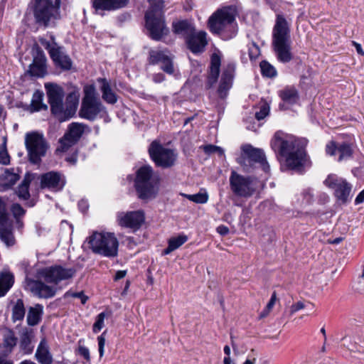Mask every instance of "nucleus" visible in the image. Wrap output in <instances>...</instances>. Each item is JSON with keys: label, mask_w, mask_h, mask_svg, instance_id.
<instances>
[{"label": "nucleus", "mask_w": 364, "mask_h": 364, "mask_svg": "<svg viewBox=\"0 0 364 364\" xmlns=\"http://www.w3.org/2000/svg\"><path fill=\"white\" fill-rule=\"evenodd\" d=\"M33 16L36 23L45 28L60 18L56 9L53 8V0H36Z\"/></svg>", "instance_id": "obj_14"}, {"label": "nucleus", "mask_w": 364, "mask_h": 364, "mask_svg": "<svg viewBox=\"0 0 364 364\" xmlns=\"http://www.w3.org/2000/svg\"><path fill=\"white\" fill-rule=\"evenodd\" d=\"M102 85L101 86V91L102 93V99L108 104L114 105L117 101L116 94L112 91L110 85L106 79H101Z\"/></svg>", "instance_id": "obj_33"}, {"label": "nucleus", "mask_w": 364, "mask_h": 364, "mask_svg": "<svg viewBox=\"0 0 364 364\" xmlns=\"http://www.w3.org/2000/svg\"><path fill=\"white\" fill-rule=\"evenodd\" d=\"M17 173L14 168H6L0 178V186L2 191L11 188L20 178L19 168H17Z\"/></svg>", "instance_id": "obj_26"}, {"label": "nucleus", "mask_w": 364, "mask_h": 364, "mask_svg": "<svg viewBox=\"0 0 364 364\" xmlns=\"http://www.w3.org/2000/svg\"><path fill=\"white\" fill-rule=\"evenodd\" d=\"M33 175L30 173H26L23 178V180L22 181V182L21 183L20 185L29 188L30 183L33 181Z\"/></svg>", "instance_id": "obj_55"}, {"label": "nucleus", "mask_w": 364, "mask_h": 364, "mask_svg": "<svg viewBox=\"0 0 364 364\" xmlns=\"http://www.w3.org/2000/svg\"><path fill=\"white\" fill-rule=\"evenodd\" d=\"M0 239L7 246H12L15 243L12 225L9 220L6 199L2 197H0Z\"/></svg>", "instance_id": "obj_16"}, {"label": "nucleus", "mask_w": 364, "mask_h": 364, "mask_svg": "<svg viewBox=\"0 0 364 364\" xmlns=\"http://www.w3.org/2000/svg\"><path fill=\"white\" fill-rule=\"evenodd\" d=\"M92 252L106 257H114L118 253L119 242L114 233L94 232L88 238Z\"/></svg>", "instance_id": "obj_8"}, {"label": "nucleus", "mask_w": 364, "mask_h": 364, "mask_svg": "<svg viewBox=\"0 0 364 364\" xmlns=\"http://www.w3.org/2000/svg\"><path fill=\"white\" fill-rule=\"evenodd\" d=\"M41 188L52 191H60L65 185V176L57 171H48L40 176Z\"/></svg>", "instance_id": "obj_22"}, {"label": "nucleus", "mask_w": 364, "mask_h": 364, "mask_svg": "<svg viewBox=\"0 0 364 364\" xmlns=\"http://www.w3.org/2000/svg\"><path fill=\"white\" fill-rule=\"evenodd\" d=\"M271 146L280 156L286 157L287 166L298 173H303L307 163V156L303 148L296 150L295 143L292 139H283L278 133L274 134Z\"/></svg>", "instance_id": "obj_3"}, {"label": "nucleus", "mask_w": 364, "mask_h": 364, "mask_svg": "<svg viewBox=\"0 0 364 364\" xmlns=\"http://www.w3.org/2000/svg\"><path fill=\"white\" fill-rule=\"evenodd\" d=\"M26 314V309L24 306L23 301L21 299L16 300L15 304L12 308V321H21L23 320Z\"/></svg>", "instance_id": "obj_36"}, {"label": "nucleus", "mask_w": 364, "mask_h": 364, "mask_svg": "<svg viewBox=\"0 0 364 364\" xmlns=\"http://www.w3.org/2000/svg\"><path fill=\"white\" fill-rule=\"evenodd\" d=\"M184 41L186 48L195 55L203 53L208 44L207 33L204 31L195 30Z\"/></svg>", "instance_id": "obj_20"}, {"label": "nucleus", "mask_w": 364, "mask_h": 364, "mask_svg": "<svg viewBox=\"0 0 364 364\" xmlns=\"http://www.w3.org/2000/svg\"><path fill=\"white\" fill-rule=\"evenodd\" d=\"M196 30V27L193 23L187 19L179 20L172 23V31L176 34L186 38L191 35Z\"/></svg>", "instance_id": "obj_27"}, {"label": "nucleus", "mask_w": 364, "mask_h": 364, "mask_svg": "<svg viewBox=\"0 0 364 364\" xmlns=\"http://www.w3.org/2000/svg\"><path fill=\"white\" fill-rule=\"evenodd\" d=\"M269 106L268 104L265 103L260 107L259 111L255 113V118L257 120H262L264 119L269 114Z\"/></svg>", "instance_id": "obj_47"}, {"label": "nucleus", "mask_w": 364, "mask_h": 364, "mask_svg": "<svg viewBox=\"0 0 364 364\" xmlns=\"http://www.w3.org/2000/svg\"><path fill=\"white\" fill-rule=\"evenodd\" d=\"M25 144L28 151L29 161L33 164L41 162L48 149V144L43 135L37 132L27 133L25 136Z\"/></svg>", "instance_id": "obj_11"}, {"label": "nucleus", "mask_w": 364, "mask_h": 364, "mask_svg": "<svg viewBox=\"0 0 364 364\" xmlns=\"http://www.w3.org/2000/svg\"><path fill=\"white\" fill-rule=\"evenodd\" d=\"M161 177L150 165H143L136 173L134 186L138 198L143 200L154 199L158 195Z\"/></svg>", "instance_id": "obj_4"}, {"label": "nucleus", "mask_w": 364, "mask_h": 364, "mask_svg": "<svg viewBox=\"0 0 364 364\" xmlns=\"http://www.w3.org/2000/svg\"><path fill=\"white\" fill-rule=\"evenodd\" d=\"M249 57L251 60H255L257 58L260 53L259 48L255 43H252L251 46L249 48Z\"/></svg>", "instance_id": "obj_49"}, {"label": "nucleus", "mask_w": 364, "mask_h": 364, "mask_svg": "<svg viewBox=\"0 0 364 364\" xmlns=\"http://www.w3.org/2000/svg\"><path fill=\"white\" fill-rule=\"evenodd\" d=\"M241 154L237 158V162L245 172L250 173L259 165L264 172H268L269 166L262 149L253 147L251 144H245L241 147Z\"/></svg>", "instance_id": "obj_9"}, {"label": "nucleus", "mask_w": 364, "mask_h": 364, "mask_svg": "<svg viewBox=\"0 0 364 364\" xmlns=\"http://www.w3.org/2000/svg\"><path fill=\"white\" fill-rule=\"evenodd\" d=\"M106 316L105 312H102L99 314L96 318V321L93 324V332L97 333L99 332L104 326V320Z\"/></svg>", "instance_id": "obj_44"}, {"label": "nucleus", "mask_w": 364, "mask_h": 364, "mask_svg": "<svg viewBox=\"0 0 364 364\" xmlns=\"http://www.w3.org/2000/svg\"><path fill=\"white\" fill-rule=\"evenodd\" d=\"M229 182L232 193L245 198H250L255 194L259 183L255 177L241 175L235 170L231 171Z\"/></svg>", "instance_id": "obj_10"}, {"label": "nucleus", "mask_w": 364, "mask_h": 364, "mask_svg": "<svg viewBox=\"0 0 364 364\" xmlns=\"http://www.w3.org/2000/svg\"><path fill=\"white\" fill-rule=\"evenodd\" d=\"M339 156L338 161L346 160L352 157L353 150L351 145L346 142L339 144Z\"/></svg>", "instance_id": "obj_38"}, {"label": "nucleus", "mask_w": 364, "mask_h": 364, "mask_svg": "<svg viewBox=\"0 0 364 364\" xmlns=\"http://www.w3.org/2000/svg\"><path fill=\"white\" fill-rule=\"evenodd\" d=\"M0 364H14V361L9 359L6 355L0 353Z\"/></svg>", "instance_id": "obj_58"}, {"label": "nucleus", "mask_w": 364, "mask_h": 364, "mask_svg": "<svg viewBox=\"0 0 364 364\" xmlns=\"http://www.w3.org/2000/svg\"><path fill=\"white\" fill-rule=\"evenodd\" d=\"M279 96L284 103L291 105L296 104L299 99V92L294 86L285 87L279 92Z\"/></svg>", "instance_id": "obj_28"}, {"label": "nucleus", "mask_w": 364, "mask_h": 364, "mask_svg": "<svg viewBox=\"0 0 364 364\" xmlns=\"http://www.w3.org/2000/svg\"><path fill=\"white\" fill-rule=\"evenodd\" d=\"M118 224L124 228H130L133 231L139 230L145 220V214L143 210L129 211L119 213L117 215Z\"/></svg>", "instance_id": "obj_18"}, {"label": "nucleus", "mask_w": 364, "mask_h": 364, "mask_svg": "<svg viewBox=\"0 0 364 364\" xmlns=\"http://www.w3.org/2000/svg\"><path fill=\"white\" fill-rule=\"evenodd\" d=\"M91 1L96 11H114L125 7L129 0H91Z\"/></svg>", "instance_id": "obj_25"}, {"label": "nucleus", "mask_w": 364, "mask_h": 364, "mask_svg": "<svg viewBox=\"0 0 364 364\" xmlns=\"http://www.w3.org/2000/svg\"><path fill=\"white\" fill-rule=\"evenodd\" d=\"M272 47L279 62L287 63L293 59L291 51L290 30L286 18L281 14L277 16L273 28Z\"/></svg>", "instance_id": "obj_5"}, {"label": "nucleus", "mask_w": 364, "mask_h": 364, "mask_svg": "<svg viewBox=\"0 0 364 364\" xmlns=\"http://www.w3.org/2000/svg\"><path fill=\"white\" fill-rule=\"evenodd\" d=\"M17 341L18 339L15 336L14 331L7 329L5 331L4 334L2 345L7 353L12 352L14 348L16 346Z\"/></svg>", "instance_id": "obj_35"}, {"label": "nucleus", "mask_w": 364, "mask_h": 364, "mask_svg": "<svg viewBox=\"0 0 364 364\" xmlns=\"http://www.w3.org/2000/svg\"><path fill=\"white\" fill-rule=\"evenodd\" d=\"M43 97V93L39 91H36L33 93L30 107L31 112L48 109V106L42 102Z\"/></svg>", "instance_id": "obj_37"}, {"label": "nucleus", "mask_w": 364, "mask_h": 364, "mask_svg": "<svg viewBox=\"0 0 364 364\" xmlns=\"http://www.w3.org/2000/svg\"><path fill=\"white\" fill-rule=\"evenodd\" d=\"M148 63L149 65H157L161 63V69L167 74L171 75L174 73L172 57L168 55L167 50H154L149 52Z\"/></svg>", "instance_id": "obj_19"}, {"label": "nucleus", "mask_w": 364, "mask_h": 364, "mask_svg": "<svg viewBox=\"0 0 364 364\" xmlns=\"http://www.w3.org/2000/svg\"><path fill=\"white\" fill-rule=\"evenodd\" d=\"M69 296L80 299L81 304L83 305L85 304L89 299V297L84 294L83 291L79 292H73L71 291H68L67 292L65 293L64 298L66 299Z\"/></svg>", "instance_id": "obj_42"}, {"label": "nucleus", "mask_w": 364, "mask_h": 364, "mask_svg": "<svg viewBox=\"0 0 364 364\" xmlns=\"http://www.w3.org/2000/svg\"><path fill=\"white\" fill-rule=\"evenodd\" d=\"M203 151L207 154H218L219 156L224 155V150L220 146L208 144L203 146Z\"/></svg>", "instance_id": "obj_45"}, {"label": "nucleus", "mask_w": 364, "mask_h": 364, "mask_svg": "<svg viewBox=\"0 0 364 364\" xmlns=\"http://www.w3.org/2000/svg\"><path fill=\"white\" fill-rule=\"evenodd\" d=\"M188 240V237L185 235H179L177 237H171L168 240V247L163 250V255H166L176 250L183 245Z\"/></svg>", "instance_id": "obj_34"}, {"label": "nucleus", "mask_w": 364, "mask_h": 364, "mask_svg": "<svg viewBox=\"0 0 364 364\" xmlns=\"http://www.w3.org/2000/svg\"><path fill=\"white\" fill-rule=\"evenodd\" d=\"M78 205H79V208L81 209V210L82 212H85L87 210V208H88V205H87L86 202H85L83 200H81L78 203Z\"/></svg>", "instance_id": "obj_64"}, {"label": "nucleus", "mask_w": 364, "mask_h": 364, "mask_svg": "<svg viewBox=\"0 0 364 364\" xmlns=\"http://www.w3.org/2000/svg\"><path fill=\"white\" fill-rule=\"evenodd\" d=\"M36 357L41 364H52L53 357L45 339L40 342L36 352Z\"/></svg>", "instance_id": "obj_29"}, {"label": "nucleus", "mask_w": 364, "mask_h": 364, "mask_svg": "<svg viewBox=\"0 0 364 364\" xmlns=\"http://www.w3.org/2000/svg\"><path fill=\"white\" fill-rule=\"evenodd\" d=\"M352 43L355 46L357 53L359 55L364 56V50H363L361 45L355 41H352Z\"/></svg>", "instance_id": "obj_60"}, {"label": "nucleus", "mask_w": 364, "mask_h": 364, "mask_svg": "<svg viewBox=\"0 0 364 364\" xmlns=\"http://www.w3.org/2000/svg\"><path fill=\"white\" fill-rule=\"evenodd\" d=\"M86 125L82 123L73 122L69 125L68 132L59 140L63 151H66L70 147L78 141L84 133Z\"/></svg>", "instance_id": "obj_21"}, {"label": "nucleus", "mask_w": 364, "mask_h": 364, "mask_svg": "<svg viewBox=\"0 0 364 364\" xmlns=\"http://www.w3.org/2000/svg\"><path fill=\"white\" fill-rule=\"evenodd\" d=\"M364 201V189L359 193L355 200L356 205L362 203Z\"/></svg>", "instance_id": "obj_62"}, {"label": "nucleus", "mask_w": 364, "mask_h": 364, "mask_svg": "<svg viewBox=\"0 0 364 364\" xmlns=\"http://www.w3.org/2000/svg\"><path fill=\"white\" fill-rule=\"evenodd\" d=\"M46 89L52 114L60 122H65L72 118L76 112L78 105V100L75 95L70 93L66 97L64 105L65 93L62 87L57 84L49 83L46 85Z\"/></svg>", "instance_id": "obj_2"}, {"label": "nucleus", "mask_w": 364, "mask_h": 364, "mask_svg": "<svg viewBox=\"0 0 364 364\" xmlns=\"http://www.w3.org/2000/svg\"><path fill=\"white\" fill-rule=\"evenodd\" d=\"M232 85V81L227 80L225 79L221 78L220 85L218 89V92L220 98H224L227 95V92L230 88Z\"/></svg>", "instance_id": "obj_40"}, {"label": "nucleus", "mask_w": 364, "mask_h": 364, "mask_svg": "<svg viewBox=\"0 0 364 364\" xmlns=\"http://www.w3.org/2000/svg\"><path fill=\"white\" fill-rule=\"evenodd\" d=\"M78 353L82 356L86 361L89 362L90 360V351L89 349L83 346H80L78 347Z\"/></svg>", "instance_id": "obj_52"}, {"label": "nucleus", "mask_w": 364, "mask_h": 364, "mask_svg": "<svg viewBox=\"0 0 364 364\" xmlns=\"http://www.w3.org/2000/svg\"><path fill=\"white\" fill-rule=\"evenodd\" d=\"M208 200V195L207 193H198L193 194V202L196 203L203 204Z\"/></svg>", "instance_id": "obj_50"}, {"label": "nucleus", "mask_w": 364, "mask_h": 364, "mask_svg": "<svg viewBox=\"0 0 364 364\" xmlns=\"http://www.w3.org/2000/svg\"><path fill=\"white\" fill-rule=\"evenodd\" d=\"M14 282V277L9 271L0 272V297L4 296L11 288Z\"/></svg>", "instance_id": "obj_30"}, {"label": "nucleus", "mask_w": 364, "mask_h": 364, "mask_svg": "<svg viewBox=\"0 0 364 364\" xmlns=\"http://www.w3.org/2000/svg\"><path fill=\"white\" fill-rule=\"evenodd\" d=\"M105 332H104L102 335L98 336V346H99V354L100 357H102L104 355V348L105 345V338L104 336Z\"/></svg>", "instance_id": "obj_51"}, {"label": "nucleus", "mask_w": 364, "mask_h": 364, "mask_svg": "<svg viewBox=\"0 0 364 364\" xmlns=\"http://www.w3.org/2000/svg\"><path fill=\"white\" fill-rule=\"evenodd\" d=\"M53 43H50L46 39H41V43L48 50L49 55L55 66L63 71H69L73 68V60L70 57L64 52V48L59 46L53 36L51 37Z\"/></svg>", "instance_id": "obj_15"}, {"label": "nucleus", "mask_w": 364, "mask_h": 364, "mask_svg": "<svg viewBox=\"0 0 364 364\" xmlns=\"http://www.w3.org/2000/svg\"><path fill=\"white\" fill-rule=\"evenodd\" d=\"M235 14L236 10L233 6H225L217 10L208 19L210 31L224 39L233 38L236 35L233 26Z\"/></svg>", "instance_id": "obj_7"}, {"label": "nucleus", "mask_w": 364, "mask_h": 364, "mask_svg": "<svg viewBox=\"0 0 364 364\" xmlns=\"http://www.w3.org/2000/svg\"><path fill=\"white\" fill-rule=\"evenodd\" d=\"M221 65V59L217 53L212 54L210 57V65L209 68V73L205 82V88L210 89L218 81L220 68Z\"/></svg>", "instance_id": "obj_24"}, {"label": "nucleus", "mask_w": 364, "mask_h": 364, "mask_svg": "<svg viewBox=\"0 0 364 364\" xmlns=\"http://www.w3.org/2000/svg\"><path fill=\"white\" fill-rule=\"evenodd\" d=\"M33 333L31 330L26 329L23 331L20 337V348L24 353H31L33 350L32 345V338Z\"/></svg>", "instance_id": "obj_32"}, {"label": "nucleus", "mask_w": 364, "mask_h": 364, "mask_svg": "<svg viewBox=\"0 0 364 364\" xmlns=\"http://www.w3.org/2000/svg\"><path fill=\"white\" fill-rule=\"evenodd\" d=\"M235 70V66L232 63L228 64L225 68L224 69L221 78L225 79L227 80L232 81L234 77V73Z\"/></svg>", "instance_id": "obj_43"}, {"label": "nucleus", "mask_w": 364, "mask_h": 364, "mask_svg": "<svg viewBox=\"0 0 364 364\" xmlns=\"http://www.w3.org/2000/svg\"><path fill=\"white\" fill-rule=\"evenodd\" d=\"M33 50L34 51L32 64L29 66V73L31 76L42 77L47 73L46 57L42 48L36 44Z\"/></svg>", "instance_id": "obj_23"}, {"label": "nucleus", "mask_w": 364, "mask_h": 364, "mask_svg": "<svg viewBox=\"0 0 364 364\" xmlns=\"http://www.w3.org/2000/svg\"><path fill=\"white\" fill-rule=\"evenodd\" d=\"M76 272L74 267L66 268L55 264L39 269L37 272L38 279H26V284L30 291L38 298H52L55 295L57 288L45 282L58 284L61 281L73 278Z\"/></svg>", "instance_id": "obj_1"}, {"label": "nucleus", "mask_w": 364, "mask_h": 364, "mask_svg": "<svg viewBox=\"0 0 364 364\" xmlns=\"http://www.w3.org/2000/svg\"><path fill=\"white\" fill-rule=\"evenodd\" d=\"M43 306L39 304L29 308L27 314V323L29 326H34L40 322L43 314Z\"/></svg>", "instance_id": "obj_31"}, {"label": "nucleus", "mask_w": 364, "mask_h": 364, "mask_svg": "<svg viewBox=\"0 0 364 364\" xmlns=\"http://www.w3.org/2000/svg\"><path fill=\"white\" fill-rule=\"evenodd\" d=\"M105 109L100 100L95 96L94 87H91L90 89L85 90V95L82 98L79 110V116L93 122Z\"/></svg>", "instance_id": "obj_12"}, {"label": "nucleus", "mask_w": 364, "mask_h": 364, "mask_svg": "<svg viewBox=\"0 0 364 364\" xmlns=\"http://www.w3.org/2000/svg\"><path fill=\"white\" fill-rule=\"evenodd\" d=\"M127 274V271L125 270H119L116 272L114 276V280L117 281L122 278H124Z\"/></svg>", "instance_id": "obj_61"}, {"label": "nucleus", "mask_w": 364, "mask_h": 364, "mask_svg": "<svg viewBox=\"0 0 364 364\" xmlns=\"http://www.w3.org/2000/svg\"><path fill=\"white\" fill-rule=\"evenodd\" d=\"M217 232L223 236H225L229 233V228L223 225H220L217 228Z\"/></svg>", "instance_id": "obj_57"}, {"label": "nucleus", "mask_w": 364, "mask_h": 364, "mask_svg": "<svg viewBox=\"0 0 364 364\" xmlns=\"http://www.w3.org/2000/svg\"><path fill=\"white\" fill-rule=\"evenodd\" d=\"M339 151V144L334 141H329L326 146V152L330 156H336Z\"/></svg>", "instance_id": "obj_46"}, {"label": "nucleus", "mask_w": 364, "mask_h": 364, "mask_svg": "<svg viewBox=\"0 0 364 364\" xmlns=\"http://www.w3.org/2000/svg\"><path fill=\"white\" fill-rule=\"evenodd\" d=\"M10 163V156L6 150L0 151V164L7 165Z\"/></svg>", "instance_id": "obj_53"}, {"label": "nucleus", "mask_w": 364, "mask_h": 364, "mask_svg": "<svg viewBox=\"0 0 364 364\" xmlns=\"http://www.w3.org/2000/svg\"><path fill=\"white\" fill-rule=\"evenodd\" d=\"M277 300V294L276 291H274L272 294L271 299L269 301L268 304L266 306L267 309L271 311L273 308L274 305L275 304V301Z\"/></svg>", "instance_id": "obj_56"}, {"label": "nucleus", "mask_w": 364, "mask_h": 364, "mask_svg": "<svg viewBox=\"0 0 364 364\" xmlns=\"http://www.w3.org/2000/svg\"><path fill=\"white\" fill-rule=\"evenodd\" d=\"M61 4V0H55L54 4L53 3V8L54 9H56L57 13H58V15L60 16V8Z\"/></svg>", "instance_id": "obj_63"}, {"label": "nucleus", "mask_w": 364, "mask_h": 364, "mask_svg": "<svg viewBox=\"0 0 364 364\" xmlns=\"http://www.w3.org/2000/svg\"><path fill=\"white\" fill-rule=\"evenodd\" d=\"M148 151L150 158L157 167L169 168L176 164L177 154L175 151L164 147L157 141L151 143Z\"/></svg>", "instance_id": "obj_13"}, {"label": "nucleus", "mask_w": 364, "mask_h": 364, "mask_svg": "<svg viewBox=\"0 0 364 364\" xmlns=\"http://www.w3.org/2000/svg\"><path fill=\"white\" fill-rule=\"evenodd\" d=\"M165 80V76L162 73H156L153 75V80L155 82L159 83Z\"/></svg>", "instance_id": "obj_59"}, {"label": "nucleus", "mask_w": 364, "mask_h": 364, "mask_svg": "<svg viewBox=\"0 0 364 364\" xmlns=\"http://www.w3.org/2000/svg\"><path fill=\"white\" fill-rule=\"evenodd\" d=\"M323 183L327 187L334 191V195L338 200L343 203L348 200L351 191V185L346 179L331 174Z\"/></svg>", "instance_id": "obj_17"}, {"label": "nucleus", "mask_w": 364, "mask_h": 364, "mask_svg": "<svg viewBox=\"0 0 364 364\" xmlns=\"http://www.w3.org/2000/svg\"><path fill=\"white\" fill-rule=\"evenodd\" d=\"M149 8L145 13V26L149 37L154 41H161L169 33L164 16L163 0H148Z\"/></svg>", "instance_id": "obj_6"}, {"label": "nucleus", "mask_w": 364, "mask_h": 364, "mask_svg": "<svg viewBox=\"0 0 364 364\" xmlns=\"http://www.w3.org/2000/svg\"><path fill=\"white\" fill-rule=\"evenodd\" d=\"M20 199L28 200L30 198L29 188L19 185L16 191Z\"/></svg>", "instance_id": "obj_48"}, {"label": "nucleus", "mask_w": 364, "mask_h": 364, "mask_svg": "<svg viewBox=\"0 0 364 364\" xmlns=\"http://www.w3.org/2000/svg\"><path fill=\"white\" fill-rule=\"evenodd\" d=\"M11 211L16 219V223H20L21 218L26 213V210L18 203H14L11 207Z\"/></svg>", "instance_id": "obj_41"}, {"label": "nucleus", "mask_w": 364, "mask_h": 364, "mask_svg": "<svg viewBox=\"0 0 364 364\" xmlns=\"http://www.w3.org/2000/svg\"><path fill=\"white\" fill-rule=\"evenodd\" d=\"M262 75L267 77H274L277 75V71L273 65L267 60H262L259 63Z\"/></svg>", "instance_id": "obj_39"}, {"label": "nucleus", "mask_w": 364, "mask_h": 364, "mask_svg": "<svg viewBox=\"0 0 364 364\" xmlns=\"http://www.w3.org/2000/svg\"><path fill=\"white\" fill-rule=\"evenodd\" d=\"M305 307L304 302L298 301L296 304H294L290 307V314L292 315L296 311L303 309Z\"/></svg>", "instance_id": "obj_54"}]
</instances>
